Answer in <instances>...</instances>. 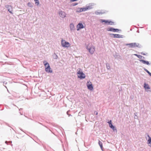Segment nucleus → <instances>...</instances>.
Returning <instances> with one entry per match:
<instances>
[{
    "instance_id": "36",
    "label": "nucleus",
    "mask_w": 151,
    "mask_h": 151,
    "mask_svg": "<svg viewBox=\"0 0 151 151\" xmlns=\"http://www.w3.org/2000/svg\"><path fill=\"white\" fill-rule=\"evenodd\" d=\"M5 143H7V141H6Z\"/></svg>"
},
{
    "instance_id": "12",
    "label": "nucleus",
    "mask_w": 151,
    "mask_h": 151,
    "mask_svg": "<svg viewBox=\"0 0 151 151\" xmlns=\"http://www.w3.org/2000/svg\"><path fill=\"white\" fill-rule=\"evenodd\" d=\"M111 35H113V37L117 38H123V35H121L119 34H111Z\"/></svg>"
},
{
    "instance_id": "27",
    "label": "nucleus",
    "mask_w": 151,
    "mask_h": 151,
    "mask_svg": "<svg viewBox=\"0 0 151 151\" xmlns=\"http://www.w3.org/2000/svg\"><path fill=\"white\" fill-rule=\"evenodd\" d=\"M138 58L139 59H142V58L144 59L145 58L143 56H142L140 55H139L138 56Z\"/></svg>"
},
{
    "instance_id": "22",
    "label": "nucleus",
    "mask_w": 151,
    "mask_h": 151,
    "mask_svg": "<svg viewBox=\"0 0 151 151\" xmlns=\"http://www.w3.org/2000/svg\"><path fill=\"white\" fill-rule=\"evenodd\" d=\"M27 5L28 6L30 7H33V4L30 2L28 3Z\"/></svg>"
},
{
    "instance_id": "3",
    "label": "nucleus",
    "mask_w": 151,
    "mask_h": 151,
    "mask_svg": "<svg viewBox=\"0 0 151 151\" xmlns=\"http://www.w3.org/2000/svg\"><path fill=\"white\" fill-rule=\"evenodd\" d=\"M126 46H128L130 48H135L136 47H138L140 48V46L138 43L134 42L131 43L129 44H125Z\"/></svg>"
},
{
    "instance_id": "18",
    "label": "nucleus",
    "mask_w": 151,
    "mask_h": 151,
    "mask_svg": "<svg viewBox=\"0 0 151 151\" xmlns=\"http://www.w3.org/2000/svg\"><path fill=\"white\" fill-rule=\"evenodd\" d=\"M99 144L100 147L101 149L103 150V144L101 142L100 140L99 141Z\"/></svg>"
},
{
    "instance_id": "34",
    "label": "nucleus",
    "mask_w": 151,
    "mask_h": 151,
    "mask_svg": "<svg viewBox=\"0 0 151 151\" xmlns=\"http://www.w3.org/2000/svg\"><path fill=\"white\" fill-rule=\"evenodd\" d=\"M96 114L97 115L98 114L97 112H96Z\"/></svg>"
},
{
    "instance_id": "20",
    "label": "nucleus",
    "mask_w": 151,
    "mask_h": 151,
    "mask_svg": "<svg viewBox=\"0 0 151 151\" xmlns=\"http://www.w3.org/2000/svg\"><path fill=\"white\" fill-rule=\"evenodd\" d=\"M83 10L82 8H78L77 9L76 11L78 12H83Z\"/></svg>"
},
{
    "instance_id": "17",
    "label": "nucleus",
    "mask_w": 151,
    "mask_h": 151,
    "mask_svg": "<svg viewBox=\"0 0 151 151\" xmlns=\"http://www.w3.org/2000/svg\"><path fill=\"white\" fill-rule=\"evenodd\" d=\"M144 87L145 89H149L150 88L149 85L145 83L144 84Z\"/></svg>"
},
{
    "instance_id": "28",
    "label": "nucleus",
    "mask_w": 151,
    "mask_h": 151,
    "mask_svg": "<svg viewBox=\"0 0 151 151\" xmlns=\"http://www.w3.org/2000/svg\"><path fill=\"white\" fill-rule=\"evenodd\" d=\"M111 129H112L114 131L116 130V129L114 126L113 127L111 128Z\"/></svg>"
},
{
    "instance_id": "9",
    "label": "nucleus",
    "mask_w": 151,
    "mask_h": 151,
    "mask_svg": "<svg viewBox=\"0 0 151 151\" xmlns=\"http://www.w3.org/2000/svg\"><path fill=\"white\" fill-rule=\"evenodd\" d=\"M107 30L108 31H111L114 32H118V31L119 30L118 29H116L112 27L108 28Z\"/></svg>"
},
{
    "instance_id": "23",
    "label": "nucleus",
    "mask_w": 151,
    "mask_h": 151,
    "mask_svg": "<svg viewBox=\"0 0 151 151\" xmlns=\"http://www.w3.org/2000/svg\"><path fill=\"white\" fill-rule=\"evenodd\" d=\"M82 9H83V12H85L86 11L88 10V8H87L86 6L84 8H82Z\"/></svg>"
},
{
    "instance_id": "10",
    "label": "nucleus",
    "mask_w": 151,
    "mask_h": 151,
    "mask_svg": "<svg viewBox=\"0 0 151 151\" xmlns=\"http://www.w3.org/2000/svg\"><path fill=\"white\" fill-rule=\"evenodd\" d=\"M84 28V27L82 23H79L77 26V30L78 31Z\"/></svg>"
},
{
    "instance_id": "2",
    "label": "nucleus",
    "mask_w": 151,
    "mask_h": 151,
    "mask_svg": "<svg viewBox=\"0 0 151 151\" xmlns=\"http://www.w3.org/2000/svg\"><path fill=\"white\" fill-rule=\"evenodd\" d=\"M43 63L45 65V71L47 73H52V70L51 69L49 64L45 60L43 61Z\"/></svg>"
},
{
    "instance_id": "26",
    "label": "nucleus",
    "mask_w": 151,
    "mask_h": 151,
    "mask_svg": "<svg viewBox=\"0 0 151 151\" xmlns=\"http://www.w3.org/2000/svg\"><path fill=\"white\" fill-rule=\"evenodd\" d=\"M106 66L108 70L110 68V65H109V64L107 63L106 64Z\"/></svg>"
},
{
    "instance_id": "16",
    "label": "nucleus",
    "mask_w": 151,
    "mask_h": 151,
    "mask_svg": "<svg viewBox=\"0 0 151 151\" xmlns=\"http://www.w3.org/2000/svg\"><path fill=\"white\" fill-rule=\"evenodd\" d=\"M87 87L89 89L92 90L93 89V88L92 84H87Z\"/></svg>"
},
{
    "instance_id": "4",
    "label": "nucleus",
    "mask_w": 151,
    "mask_h": 151,
    "mask_svg": "<svg viewBox=\"0 0 151 151\" xmlns=\"http://www.w3.org/2000/svg\"><path fill=\"white\" fill-rule=\"evenodd\" d=\"M86 48L87 49L89 52L91 54H93L95 50L94 47L91 45L89 46L87 45Z\"/></svg>"
},
{
    "instance_id": "24",
    "label": "nucleus",
    "mask_w": 151,
    "mask_h": 151,
    "mask_svg": "<svg viewBox=\"0 0 151 151\" xmlns=\"http://www.w3.org/2000/svg\"><path fill=\"white\" fill-rule=\"evenodd\" d=\"M35 4L37 6H38L40 4V2L39 1V0H38L37 1H35Z\"/></svg>"
},
{
    "instance_id": "5",
    "label": "nucleus",
    "mask_w": 151,
    "mask_h": 151,
    "mask_svg": "<svg viewBox=\"0 0 151 151\" xmlns=\"http://www.w3.org/2000/svg\"><path fill=\"white\" fill-rule=\"evenodd\" d=\"M61 45L64 47H68L70 46V44L68 42H66L65 40H61Z\"/></svg>"
},
{
    "instance_id": "15",
    "label": "nucleus",
    "mask_w": 151,
    "mask_h": 151,
    "mask_svg": "<svg viewBox=\"0 0 151 151\" xmlns=\"http://www.w3.org/2000/svg\"><path fill=\"white\" fill-rule=\"evenodd\" d=\"M70 30L71 31H74L75 29L74 25L73 23H71L70 24Z\"/></svg>"
},
{
    "instance_id": "1",
    "label": "nucleus",
    "mask_w": 151,
    "mask_h": 151,
    "mask_svg": "<svg viewBox=\"0 0 151 151\" xmlns=\"http://www.w3.org/2000/svg\"><path fill=\"white\" fill-rule=\"evenodd\" d=\"M77 75L78 77L80 78V79H83L85 78L86 75L83 72L81 68H78L77 70Z\"/></svg>"
},
{
    "instance_id": "35",
    "label": "nucleus",
    "mask_w": 151,
    "mask_h": 151,
    "mask_svg": "<svg viewBox=\"0 0 151 151\" xmlns=\"http://www.w3.org/2000/svg\"><path fill=\"white\" fill-rule=\"evenodd\" d=\"M38 0H34L35 1H38Z\"/></svg>"
},
{
    "instance_id": "19",
    "label": "nucleus",
    "mask_w": 151,
    "mask_h": 151,
    "mask_svg": "<svg viewBox=\"0 0 151 151\" xmlns=\"http://www.w3.org/2000/svg\"><path fill=\"white\" fill-rule=\"evenodd\" d=\"M108 123L109 124V127L111 128H112L114 126L111 123V120H110V121L108 122Z\"/></svg>"
},
{
    "instance_id": "7",
    "label": "nucleus",
    "mask_w": 151,
    "mask_h": 151,
    "mask_svg": "<svg viewBox=\"0 0 151 151\" xmlns=\"http://www.w3.org/2000/svg\"><path fill=\"white\" fill-rule=\"evenodd\" d=\"M102 22H105L106 23H108V24H110L112 25L113 24H114V22L111 21H109L108 20H104V19H101L100 20Z\"/></svg>"
},
{
    "instance_id": "33",
    "label": "nucleus",
    "mask_w": 151,
    "mask_h": 151,
    "mask_svg": "<svg viewBox=\"0 0 151 151\" xmlns=\"http://www.w3.org/2000/svg\"><path fill=\"white\" fill-rule=\"evenodd\" d=\"M96 114L97 115L98 114L97 112H96Z\"/></svg>"
},
{
    "instance_id": "8",
    "label": "nucleus",
    "mask_w": 151,
    "mask_h": 151,
    "mask_svg": "<svg viewBox=\"0 0 151 151\" xmlns=\"http://www.w3.org/2000/svg\"><path fill=\"white\" fill-rule=\"evenodd\" d=\"M59 16L62 18H64L66 16V14L63 11H60L59 12Z\"/></svg>"
},
{
    "instance_id": "30",
    "label": "nucleus",
    "mask_w": 151,
    "mask_h": 151,
    "mask_svg": "<svg viewBox=\"0 0 151 151\" xmlns=\"http://www.w3.org/2000/svg\"><path fill=\"white\" fill-rule=\"evenodd\" d=\"M55 55V59H56L58 58V56H57V55Z\"/></svg>"
},
{
    "instance_id": "32",
    "label": "nucleus",
    "mask_w": 151,
    "mask_h": 151,
    "mask_svg": "<svg viewBox=\"0 0 151 151\" xmlns=\"http://www.w3.org/2000/svg\"><path fill=\"white\" fill-rule=\"evenodd\" d=\"M141 54H142V55H145V54H144V53H141Z\"/></svg>"
},
{
    "instance_id": "31",
    "label": "nucleus",
    "mask_w": 151,
    "mask_h": 151,
    "mask_svg": "<svg viewBox=\"0 0 151 151\" xmlns=\"http://www.w3.org/2000/svg\"><path fill=\"white\" fill-rule=\"evenodd\" d=\"M134 55L137 56L138 57V56L139 55L137 54H134Z\"/></svg>"
},
{
    "instance_id": "6",
    "label": "nucleus",
    "mask_w": 151,
    "mask_h": 151,
    "mask_svg": "<svg viewBox=\"0 0 151 151\" xmlns=\"http://www.w3.org/2000/svg\"><path fill=\"white\" fill-rule=\"evenodd\" d=\"M5 7L7 9L8 11L11 14H13L12 7L11 6L7 5L5 6Z\"/></svg>"
},
{
    "instance_id": "11",
    "label": "nucleus",
    "mask_w": 151,
    "mask_h": 151,
    "mask_svg": "<svg viewBox=\"0 0 151 151\" xmlns=\"http://www.w3.org/2000/svg\"><path fill=\"white\" fill-rule=\"evenodd\" d=\"M95 5V4L93 3H91L89 4L88 5H86V6L87 7V8H88V10L90 9L93 8V6Z\"/></svg>"
},
{
    "instance_id": "25",
    "label": "nucleus",
    "mask_w": 151,
    "mask_h": 151,
    "mask_svg": "<svg viewBox=\"0 0 151 151\" xmlns=\"http://www.w3.org/2000/svg\"><path fill=\"white\" fill-rule=\"evenodd\" d=\"M35 4L37 6H38L40 4V2L39 1V0H38L37 1H35Z\"/></svg>"
},
{
    "instance_id": "13",
    "label": "nucleus",
    "mask_w": 151,
    "mask_h": 151,
    "mask_svg": "<svg viewBox=\"0 0 151 151\" xmlns=\"http://www.w3.org/2000/svg\"><path fill=\"white\" fill-rule=\"evenodd\" d=\"M147 136L148 137V139L147 140V143L149 146L151 147V137L149 135H147Z\"/></svg>"
},
{
    "instance_id": "29",
    "label": "nucleus",
    "mask_w": 151,
    "mask_h": 151,
    "mask_svg": "<svg viewBox=\"0 0 151 151\" xmlns=\"http://www.w3.org/2000/svg\"><path fill=\"white\" fill-rule=\"evenodd\" d=\"M78 4L77 3H74L73 4V6H76V5H77Z\"/></svg>"
},
{
    "instance_id": "21",
    "label": "nucleus",
    "mask_w": 151,
    "mask_h": 151,
    "mask_svg": "<svg viewBox=\"0 0 151 151\" xmlns=\"http://www.w3.org/2000/svg\"><path fill=\"white\" fill-rule=\"evenodd\" d=\"M144 70L146 72H147L149 75L150 76H151V73L147 70L145 68L144 69Z\"/></svg>"
},
{
    "instance_id": "14",
    "label": "nucleus",
    "mask_w": 151,
    "mask_h": 151,
    "mask_svg": "<svg viewBox=\"0 0 151 151\" xmlns=\"http://www.w3.org/2000/svg\"><path fill=\"white\" fill-rule=\"evenodd\" d=\"M139 61L142 62L143 63L146 64L147 65H150L149 62L148 61H146L145 60H139Z\"/></svg>"
}]
</instances>
